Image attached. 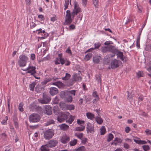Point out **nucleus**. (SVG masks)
Returning a JSON list of instances; mask_svg holds the SVG:
<instances>
[{
  "instance_id": "obj_10",
  "label": "nucleus",
  "mask_w": 151,
  "mask_h": 151,
  "mask_svg": "<svg viewBox=\"0 0 151 151\" xmlns=\"http://www.w3.org/2000/svg\"><path fill=\"white\" fill-rule=\"evenodd\" d=\"M58 142L55 139H51L47 143V145L49 148L55 147L58 144Z\"/></svg>"
},
{
  "instance_id": "obj_2",
  "label": "nucleus",
  "mask_w": 151,
  "mask_h": 151,
  "mask_svg": "<svg viewBox=\"0 0 151 151\" xmlns=\"http://www.w3.org/2000/svg\"><path fill=\"white\" fill-rule=\"evenodd\" d=\"M36 68L35 66H29L26 69L24 70L23 71H27L26 73H30L31 75H32L36 79H40V77H37L35 75V74L36 73Z\"/></svg>"
},
{
  "instance_id": "obj_40",
  "label": "nucleus",
  "mask_w": 151,
  "mask_h": 151,
  "mask_svg": "<svg viewBox=\"0 0 151 151\" xmlns=\"http://www.w3.org/2000/svg\"><path fill=\"white\" fill-rule=\"evenodd\" d=\"M92 55L91 53H89L86 55L85 59L87 61L89 60L92 57Z\"/></svg>"
},
{
  "instance_id": "obj_51",
  "label": "nucleus",
  "mask_w": 151,
  "mask_h": 151,
  "mask_svg": "<svg viewBox=\"0 0 151 151\" xmlns=\"http://www.w3.org/2000/svg\"><path fill=\"white\" fill-rule=\"evenodd\" d=\"M67 93H68L70 94H71L74 96L76 94V91L74 90H72L71 91H68Z\"/></svg>"
},
{
  "instance_id": "obj_58",
  "label": "nucleus",
  "mask_w": 151,
  "mask_h": 151,
  "mask_svg": "<svg viewBox=\"0 0 151 151\" xmlns=\"http://www.w3.org/2000/svg\"><path fill=\"white\" fill-rule=\"evenodd\" d=\"M60 62L61 64L62 65L64 64L65 63V60L63 58L62 59H60Z\"/></svg>"
},
{
  "instance_id": "obj_27",
  "label": "nucleus",
  "mask_w": 151,
  "mask_h": 151,
  "mask_svg": "<svg viewBox=\"0 0 151 151\" xmlns=\"http://www.w3.org/2000/svg\"><path fill=\"white\" fill-rule=\"evenodd\" d=\"M95 119L97 123L99 124H101L103 122V120L101 116H97L95 117Z\"/></svg>"
},
{
  "instance_id": "obj_37",
  "label": "nucleus",
  "mask_w": 151,
  "mask_h": 151,
  "mask_svg": "<svg viewBox=\"0 0 151 151\" xmlns=\"http://www.w3.org/2000/svg\"><path fill=\"white\" fill-rule=\"evenodd\" d=\"M36 85V83L35 82H34L29 85V88L31 90L33 91L34 90V88Z\"/></svg>"
},
{
  "instance_id": "obj_35",
  "label": "nucleus",
  "mask_w": 151,
  "mask_h": 151,
  "mask_svg": "<svg viewBox=\"0 0 151 151\" xmlns=\"http://www.w3.org/2000/svg\"><path fill=\"white\" fill-rule=\"evenodd\" d=\"M23 105L24 103L22 102L20 103L19 105L18 109L20 111L22 112L24 111V109L23 108Z\"/></svg>"
},
{
  "instance_id": "obj_62",
  "label": "nucleus",
  "mask_w": 151,
  "mask_h": 151,
  "mask_svg": "<svg viewBox=\"0 0 151 151\" xmlns=\"http://www.w3.org/2000/svg\"><path fill=\"white\" fill-rule=\"evenodd\" d=\"M63 84L60 81H57V86H60L61 87L63 86Z\"/></svg>"
},
{
  "instance_id": "obj_52",
  "label": "nucleus",
  "mask_w": 151,
  "mask_h": 151,
  "mask_svg": "<svg viewBox=\"0 0 151 151\" xmlns=\"http://www.w3.org/2000/svg\"><path fill=\"white\" fill-rule=\"evenodd\" d=\"M143 71H139L137 73V75L138 76V78H139L140 77L143 76Z\"/></svg>"
},
{
  "instance_id": "obj_49",
  "label": "nucleus",
  "mask_w": 151,
  "mask_h": 151,
  "mask_svg": "<svg viewBox=\"0 0 151 151\" xmlns=\"http://www.w3.org/2000/svg\"><path fill=\"white\" fill-rule=\"evenodd\" d=\"M65 52L66 53H68L71 55H72V52L71 50H70V47H68V49L66 50Z\"/></svg>"
},
{
  "instance_id": "obj_32",
  "label": "nucleus",
  "mask_w": 151,
  "mask_h": 151,
  "mask_svg": "<svg viewBox=\"0 0 151 151\" xmlns=\"http://www.w3.org/2000/svg\"><path fill=\"white\" fill-rule=\"evenodd\" d=\"M100 134L101 135H104L106 132L105 128L104 126H102L100 129Z\"/></svg>"
},
{
  "instance_id": "obj_64",
  "label": "nucleus",
  "mask_w": 151,
  "mask_h": 151,
  "mask_svg": "<svg viewBox=\"0 0 151 151\" xmlns=\"http://www.w3.org/2000/svg\"><path fill=\"white\" fill-rule=\"evenodd\" d=\"M145 132L147 134L151 135V130L148 129H146L145 131Z\"/></svg>"
},
{
  "instance_id": "obj_53",
  "label": "nucleus",
  "mask_w": 151,
  "mask_h": 151,
  "mask_svg": "<svg viewBox=\"0 0 151 151\" xmlns=\"http://www.w3.org/2000/svg\"><path fill=\"white\" fill-rule=\"evenodd\" d=\"M87 138L83 137L81 139L82 143L83 144H85L87 142Z\"/></svg>"
},
{
  "instance_id": "obj_26",
  "label": "nucleus",
  "mask_w": 151,
  "mask_h": 151,
  "mask_svg": "<svg viewBox=\"0 0 151 151\" xmlns=\"http://www.w3.org/2000/svg\"><path fill=\"white\" fill-rule=\"evenodd\" d=\"M48 146L47 144L45 145L42 146L41 147V151H49L50 149L48 148L49 147Z\"/></svg>"
},
{
  "instance_id": "obj_36",
  "label": "nucleus",
  "mask_w": 151,
  "mask_h": 151,
  "mask_svg": "<svg viewBox=\"0 0 151 151\" xmlns=\"http://www.w3.org/2000/svg\"><path fill=\"white\" fill-rule=\"evenodd\" d=\"M74 117L70 115V117L68 119L67 121V122L68 123L70 124H71L73 121L74 119Z\"/></svg>"
},
{
  "instance_id": "obj_59",
  "label": "nucleus",
  "mask_w": 151,
  "mask_h": 151,
  "mask_svg": "<svg viewBox=\"0 0 151 151\" xmlns=\"http://www.w3.org/2000/svg\"><path fill=\"white\" fill-rule=\"evenodd\" d=\"M124 147L126 149H128L130 148V146L127 143H126L124 144Z\"/></svg>"
},
{
  "instance_id": "obj_20",
  "label": "nucleus",
  "mask_w": 151,
  "mask_h": 151,
  "mask_svg": "<svg viewBox=\"0 0 151 151\" xmlns=\"http://www.w3.org/2000/svg\"><path fill=\"white\" fill-rule=\"evenodd\" d=\"M64 100L67 102H71L73 101V98L72 96H71L69 93L67 94V95L65 97V99Z\"/></svg>"
},
{
  "instance_id": "obj_4",
  "label": "nucleus",
  "mask_w": 151,
  "mask_h": 151,
  "mask_svg": "<svg viewBox=\"0 0 151 151\" xmlns=\"http://www.w3.org/2000/svg\"><path fill=\"white\" fill-rule=\"evenodd\" d=\"M51 100V99L49 96L45 92L43 93L42 98L38 99L39 102L42 104L49 103Z\"/></svg>"
},
{
  "instance_id": "obj_23",
  "label": "nucleus",
  "mask_w": 151,
  "mask_h": 151,
  "mask_svg": "<svg viewBox=\"0 0 151 151\" xmlns=\"http://www.w3.org/2000/svg\"><path fill=\"white\" fill-rule=\"evenodd\" d=\"M101 58L100 56H93V61L94 63H98L99 62Z\"/></svg>"
},
{
  "instance_id": "obj_48",
  "label": "nucleus",
  "mask_w": 151,
  "mask_h": 151,
  "mask_svg": "<svg viewBox=\"0 0 151 151\" xmlns=\"http://www.w3.org/2000/svg\"><path fill=\"white\" fill-rule=\"evenodd\" d=\"M92 96L95 98H99L98 94L96 91L93 92L92 93Z\"/></svg>"
},
{
  "instance_id": "obj_54",
  "label": "nucleus",
  "mask_w": 151,
  "mask_h": 151,
  "mask_svg": "<svg viewBox=\"0 0 151 151\" xmlns=\"http://www.w3.org/2000/svg\"><path fill=\"white\" fill-rule=\"evenodd\" d=\"M53 103L55 104H58L59 101V99L58 97H55L53 100Z\"/></svg>"
},
{
  "instance_id": "obj_9",
  "label": "nucleus",
  "mask_w": 151,
  "mask_h": 151,
  "mask_svg": "<svg viewBox=\"0 0 151 151\" xmlns=\"http://www.w3.org/2000/svg\"><path fill=\"white\" fill-rule=\"evenodd\" d=\"M119 62H120L119 60L116 59H114L111 63V68L112 69H115L119 67Z\"/></svg>"
},
{
  "instance_id": "obj_18",
  "label": "nucleus",
  "mask_w": 151,
  "mask_h": 151,
  "mask_svg": "<svg viewBox=\"0 0 151 151\" xmlns=\"http://www.w3.org/2000/svg\"><path fill=\"white\" fill-rule=\"evenodd\" d=\"M37 31H38V34H39L40 33H43L44 34V37H41V38L42 39H44L46 38L48 36V34L47 33H46L45 31L44 30L42 31V29L41 28H40L36 30Z\"/></svg>"
},
{
  "instance_id": "obj_41",
  "label": "nucleus",
  "mask_w": 151,
  "mask_h": 151,
  "mask_svg": "<svg viewBox=\"0 0 151 151\" xmlns=\"http://www.w3.org/2000/svg\"><path fill=\"white\" fill-rule=\"evenodd\" d=\"M55 122L53 119H49L45 123L46 125L47 126L52 124H54Z\"/></svg>"
},
{
  "instance_id": "obj_42",
  "label": "nucleus",
  "mask_w": 151,
  "mask_h": 151,
  "mask_svg": "<svg viewBox=\"0 0 151 151\" xmlns=\"http://www.w3.org/2000/svg\"><path fill=\"white\" fill-rule=\"evenodd\" d=\"M74 151H85V148L84 146H81L77 149H76Z\"/></svg>"
},
{
  "instance_id": "obj_33",
  "label": "nucleus",
  "mask_w": 151,
  "mask_h": 151,
  "mask_svg": "<svg viewBox=\"0 0 151 151\" xmlns=\"http://www.w3.org/2000/svg\"><path fill=\"white\" fill-rule=\"evenodd\" d=\"M114 141V144L115 145H117L119 143H120L122 142L121 139L118 137L116 138Z\"/></svg>"
},
{
  "instance_id": "obj_45",
  "label": "nucleus",
  "mask_w": 151,
  "mask_h": 151,
  "mask_svg": "<svg viewBox=\"0 0 151 151\" xmlns=\"http://www.w3.org/2000/svg\"><path fill=\"white\" fill-rule=\"evenodd\" d=\"M83 133H76L75 135L78 138L81 139L83 137Z\"/></svg>"
},
{
  "instance_id": "obj_5",
  "label": "nucleus",
  "mask_w": 151,
  "mask_h": 151,
  "mask_svg": "<svg viewBox=\"0 0 151 151\" xmlns=\"http://www.w3.org/2000/svg\"><path fill=\"white\" fill-rule=\"evenodd\" d=\"M29 120L30 122H37L40 119V115L37 114H32L29 116Z\"/></svg>"
},
{
  "instance_id": "obj_63",
  "label": "nucleus",
  "mask_w": 151,
  "mask_h": 151,
  "mask_svg": "<svg viewBox=\"0 0 151 151\" xmlns=\"http://www.w3.org/2000/svg\"><path fill=\"white\" fill-rule=\"evenodd\" d=\"M144 99V98L142 96H140L138 98V101L141 102Z\"/></svg>"
},
{
  "instance_id": "obj_11",
  "label": "nucleus",
  "mask_w": 151,
  "mask_h": 151,
  "mask_svg": "<svg viewBox=\"0 0 151 151\" xmlns=\"http://www.w3.org/2000/svg\"><path fill=\"white\" fill-rule=\"evenodd\" d=\"M67 115L65 113H62L60 116L58 117V121L60 122H63L67 119Z\"/></svg>"
},
{
  "instance_id": "obj_16",
  "label": "nucleus",
  "mask_w": 151,
  "mask_h": 151,
  "mask_svg": "<svg viewBox=\"0 0 151 151\" xmlns=\"http://www.w3.org/2000/svg\"><path fill=\"white\" fill-rule=\"evenodd\" d=\"M58 127L61 130L64 131L67 130L69 128V126L65 124L59 125L58 126Z\"/></svg>"
},
{
  "instance_id": "obj_28",
  "label": "nucleus",
  "mask_w": 151,
  "mask_h": 151,
  "mask_svg": "<svg viewBox=\"0 0 151 151\" xmlns=\"http://www.w3.org/2000/svg\"><path fill=\"white\" fill-rule=\"evenodd\" d=\"M68 93L67 92H65L64 91H62L60 92V98L63 99H65V97L67 95Z\"/></svg>"
},
{
  "instance_id": "obj_7",
  "label": "nucleus",
  "mask_w": 151,
  "mask_h": 151,
  "mask_svg": "<svg viewBox=\"0 0 151 151\" xmlns=\"http://www.w3.org/2000/svg\"><path fill=\"white\" fill-rule=\"evenodd\" d=\"M86 128L88 133H93L95 132L94 125L89 122L87 123Z\"/></svg>"
},
{
  "instance_id": "obj_50",
  "label": "nucleus",
  "mask_w": 151,
  "mask_h": 151,
  "mask_svg": "<svg viewBox=\"0 0 151 151\" xmlns=\"http://www.w3.org/2000/svg\"><path fill=\"white\" fill-rule=\"evenodd\" d=\"M96 80L98 82H101V77L99 75H96Z\"/></svg>"
},
{
  "instance_id": "obj_47",
  "label": "nucleus",
  "mask_w": 151,
  "mask_h": 151,
  "mask_svg": "<svg viewBox=\"0 0 151 151\" xmlns=\"http://www.w3.org/2000/svg\"><path fill=\"white\" fill-rule=\"evenodd\" d=\"M93 4L96 8L98 6V0H93Z\"/></svg>"
},
{
  "instance_id": "obj_24",
  "label": "nucleus",
  "mask_w": 151,
  "mask_h": 151,
  "mask_svg": "<svg viewBox=\"0 0 151 151\" xmlns=\"http://www.w3.org/2000/svg\"><path fill=\"white\" fill-rule=\"evenodd\" d=\"M134 141L136 143L139 145H143L147 143V142L145 140H139L134 139Z\"/></svg>"
},
{
  "instance_id": "obj_22",
  "label": "nucleus",
  "mask_w": 151,
  "mask_h": 151,
  "mask_svg": "<svg viewBox=\"0 0 151 151\" xmlns=\"http://www.w3.org/2000/svg\"><path fill=\"white\" fill-rule=\"evenodd\" d=\"M110 62V57H105L103 61V63L104 65H107L109 64Z\"/></svg>"
},
{
  "instance_id": "obj_19",
  "label": "nucleus",
  "mask_w": 151,
  "mask_h": 151,
  "mask_svg": "<svg viewBox=\"0 0 151 151\" xmlns=\"http://www.w3.org/2000/svg\"><path fill=\"white\" fill-rule=\"evenodd\" d=\"M35 108L36 111L40 114H43L44 112V110L40 106H36Z\"/></svg>"
},
{
  "instance_id": "obj_30",
  "label": "nucleus",
  "mask_w": 151,
  "mask_h": 151,
  "mask_svg": "<svg viewBox=\"0 0 151 151\" xmlns=\"http://www.w3.org/2000/svg\"><path fill=\"white\" fill-rule=\"evenodd\" d=\"M101 51L103 53H105L109 51V46L102 47L101 49Z\"/></svg>"
},
{
  "instance_id": "obj_46",
  "label": "nucleus",
  "mask_w": 151,
  "mask_h": 151,
  "mask_svg": "<svg viewBox=\"0 0 151 151\" xmlns=\"http://www.w3.org/2000/svg\"><path fill=\"white\" fill-rule=\"evenodd\" d=\"M142 147L144 151H148L150 149V147L148 145H143Z\"/></svg>"
},
{
  "instance_id": "obj_29",
  "label": "nucleus",
  "mask_w": 151,
  "mask_h": 151,
  "mask_svg": "<svg viewBox=\"0 0 151 151\" xmlns=\"http://www.w3.org/2000/svg\"><path fill=\"white\" fill-rule=\"evenodd\" d=\"M52 80V78H45V79L44 80L43 82H42V83L43 85H45L47 83L49 82H50Z\"/></svg>"
},
{
  "instance_id": "obj_25",
  "label": "nucleus",
  "mask_w": 151,
  "mask_h": 151,
  "mask_svg": "<svg viewBox=\"0 0 151 151\" xmlns=\"http://www.w3.org/2000/svg\"><path fill=\"white\" fill-rule=\"evenodd\" d=\"M87 117L91 120H93L95 118L94 115L90 112H88L86 114Z\"/></svg>"
},
{
  "instance_id": "obj_13",
  "label": "nucleus",
  "mask_w": 151,
  "mask_h": 151,
  "mask_svg": "<svg viewBox=\"0 0 151 151\" xmlns=\"http://www.w3.org/2000/svg\"><path fill=\"white\" fill-rule=\"evenodd\" d=\"M50 93L51 95L53 96L58 93V89L55 87H52L50 88Z\"/></svg>"
},
{
  "instance_id": "obj_38",
  "label": "nucleus",
  "mask_w": 151,
  "mask_h": 151,
  "mask_svg": "<svg viewBox=\"0 0 151 151\" xmlns=\"http://www.w3.org/2000/svg\"><path fill=\"white\" fill-rule=\"evenodd\" d=\"M75 109V106L73 104L68 105L67 104V110H74Z\"/></svg>"
},
{
  "instance_id": "obj_56",
  "label": "nucleus",
  "mask_w": 151,
  "mask_h": 151,
  "mask_svg": "<svg viewBox=\"0 0 151 151\" xmlns=\"http://www.w3.org/2000/svg\"><path fill=\"white\" fill-rule=\"evenodd\" d=\"M38 18L41 20H44V17L43 15L41 14H39L38 16Z\"/></svg>"
},
{
  "instance_id": "obj_43",
  "label": "nucleus",
  "mask_w": 151,
  "mask_h": 151,
  "mask_svg": "<svg viewBox=\"0 0 151 151\" xmlns=\"http://www.w3.org/2000/svg\"><path fill=\"white\" fill-rule=\"evenodd\" d=\"M114 138L113 135L111 133L109 134L108 138L107 139V141L109 142L112 140Z\"/></svg>"
},
{
  "instance_id": "obj_34",
  "label": "nucleus",
  "mask_w": 151,
  "mask_h": 151,
  "mask_svg": "<svg viewBox=\"0 0 151 151\" xmlns=\"http://www.w3.org/2000/svg\"><path fill=\"white\" fill-rule=\"evenodd\" d=\"M71 77L70 74L68 73H66L65 76L64 77L62 78L63 80L66 81L68 80Z\"/></svg>"
},
{
  "instance_id": "obj_57",
  "label": "nucleus",
  "mask_w": 151,
  "mask_h": 151,
  "mask_svg": "<svg viewBox=\"0 0 151 151\" xmlns=\"http://www.w3.org/2000/svg\"><path fill=\"white\" fill-rule=\"evenodd\" d=\"M136 45L137 47L139 48L140 47L139 45V37H138L136 41Z\"/></svg>"
},
{
  "instance_id": "obj_31",
  "label": "nucleus",
  "mask_w": 151,
  "mask_h": 151,
  "mask_svg": "<svg viewBox=\"0 0 151 151\" xmlns=\"http://www.w3.org/2000/svg\"><path fill=\"white\" fill-rule=\"evenodd\" d=\"M81 127H76V130L78 131H82L85 129V127L84 126H81Z\"/></svg>"
},
{
  "instance_id": "obj_61",
  "label": "nucleus",
  "mask_w": 151,
  "mask_h": 151,
  "mask_svg": "<svg viewBox=\"0 0 151 151\" xmlns=\"http://www.w3.org/2000/svg\"><path fill=\"white\" fill-rule=\"evenodd\" d=\"M69 28L70 30L74 29L75 28V26L74 24H72L69 26Z\"/></svg>"
},
{
  "instance_id": "obj_12",
  "label": "nucleus",
  "mask_w": 151,
  "mask_h": 151,
  "mask_svg": "<svg viewBox=\"0 0 151 151\" xmlns=\"http://www.w3.org/2000/svg\"><path fill=\"white\" fill-rule=\"evenodd\" d=\"M116 54L117 55V57L119 58L122 60H125V61L127 60V59L126 57L124 56L123 53L122 52L119 51L118 50Z\"/></svg>"
},
{
  "instance_id": "obj_21",
  "label": "nucleus",
  "mask_w": 151,
  "mask_h": 151,
  "mask_svg": "<svg viewBox=\"0 0 151 151\" xmlns=\"http://www.w3.org/2000/svg\"><path fill=\"white\" fill-rule=\"evenodd\" d=\"M60 106L62 110H67V104L63 102H60Z\"/></svg>"
},
{
  "instance_id": "obj_15",
  "label": "nucleus",
  "mask_w": 151,
  "mask_h": 151,
  "mask_svg": "<svg viewBox=\"0 0 151 151\" xmlns=\"http://www.w3.org/2000/svg\"><path fill=\"white\" fill-rule=\"evenodd\" d=\"M74 80L76 81H81L82 80V77L80 76V73H75L74 74L73 78Z\"/></svg>"
},
{
  "instance_id": "obj_3",
  "label": "nucleus",
  "mask_w": 151,
  "mask_h": 151,
  "mask_svg": "<svg viewBox=\"0 0 151 151\" xmlns=\"http://www.w3.org/2000/svg\"><path fill=\"white\" fill-rule=\"evenodd\" d=\"M28 58L24 55H21L19 56V60L18 61V64L20 67H24L26 66Z\"/></svg>"
},
{
  "instance_id": "obj_55",
  "label": "nucleus",
  "mask_w": 151,
  "mask_h": 151,
  "mask_svg": "<svg viewBox=\"0 0 151 151\" xmlns=\"http://www.w3.org/2000/svg\"><path fill=\"white\" fill-rule=\"evenodd\" d=\"M95 49H98L101 46V44L99 43H95L94 44Z\"/></svg>"
},
{
  "instance_id": "obj_17",
  "label": "nucleus",
  "mask_w": 151,
  "mask_h": 151,
  "mask_svg": "<svg viewBox=\"0 0 151 151\" xmlns=\"http://www.w3.org/2000/svg\"><path fill=\"white\" fill-rule=\"evenodd\" d=\"M109 51L111 52L114 54H116L118 50L114 46L111 45L109 46Z\"/></svg>"
},
{
  "instance_id": "obj_60",
  "label": "nucleus",
  "mask_w": 151,
  "mask_h": 151,
  "mask_svg": "<svg viewBox=\"0 0 151 151\" xmlns=\"http://www.w3.org/2000/svg\"><path fill=\"white\" fill-rule=\"evenodd\" d=\"M130 130V129L128 127H127L125 128V131L127 133H128Z\"/></svg>"
},
{
  "instance_id": "obj_8",
  "label": "nucleus",
  "mask_w": 151,
  "mask_h": 151,
  "mask_svg": "<svg viewBox=\"0 0 151 151\" xmlns=\"http://www.w3.org/2000/svg\"><path fill=\"white\" fill-rule=\"evenodd\" d=\"M44 112L45 114L50 115L52 113V108L50 105H45L44 107Z\"/></svg>"
},
{
  "instance_id": "obj_6",
  "label": "nucleus",
  "mask_w": 151,
  "mask_h": 151,
  "mask_svg": "<svg viewBox=\"0 0 151 151\" xmlns=\"http://www.w3.org/2000/svg\"><path fill=\"white\" fill-rule=\"evenodd\" d=\"M54 135L53 132L49 129L44 132V137L46 139H49L51 138Z\"/></svg>"
},
{
  "instance_id": "obj_44",
  "label": "nucleus",
  "mask_w": 151,
  "mask_h": 151,
  "mask_svg": "<svg viewBox=\"0 0 151 151\" xmlns=\"http://www.w3.org/2000/svg\"><path fill=\"white\" fill-rule=\"evenodd\" d=\"M77 123L78 125L81 126H83V124L85 123V121L80 119H78L77 121Z\"/></svg>"
},
{
  "instance_id": "obj_39",
  "label": "nucleus",
  "mask_w": 151,
  "mask_h": 151,
  "mask_svg": "<svg viewBox=\"0 0 151 151\" xmlns=\"http://www.w3.org/2000/svg\"><path fill=\"white\" fill-rule=\"evenodd\" d=\"M78 141L76 139H74L70 142V146H73L75 145L77 143Z\"/></svg>"
},
{
  "instance_id": "obj_14",
  "label": "nucleus",
  "mask_w": 151,
  "mask_h": 151,
  "mask_svg": "<svg viewBox=\"0 0 151 151\" xmlns=\"http://www.w3.org/2000/svg\"><path fill=\"white\" fill-rule=\"evenodd\" d=\"M70 140V137L67 135L63 136L61 139V142L65 144L67 143Z\"/></svg>"
},
{
  "instance_id": "obj_1",
  "label": "nucleus",
  "mask_w": 151,
  "mask_h": 151,
  "mask_svg": "<svg viewBox=\"0 0 151 151\" xmlns=\"http://www.w3.org/2000/svg\"><path fill=\"white\" fill-rule=\"evenodd\" d=\"M81 12V8L79 7L77 2L74 3V9L71 13L70 10H67L66 11L65 22L63 23L64 25L70 24L73 21V19L75 15H77L78 13Z\"/></svg>"
}]
</instances>
